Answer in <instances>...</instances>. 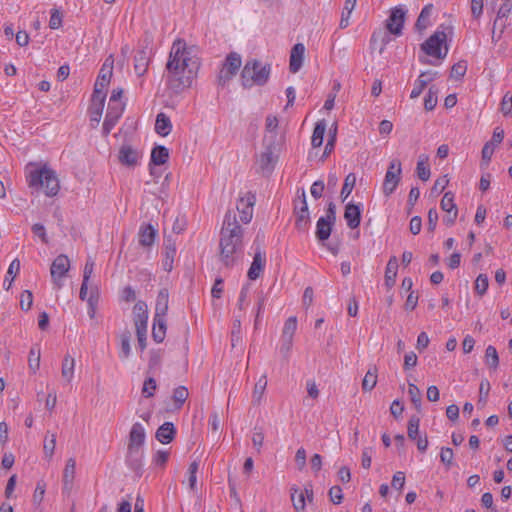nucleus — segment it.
Listing matches in <instances>:
<instances>
[{"mask_svg":"<svg viewBox=\"0 0 512 512\" xmlns=\"http://www.w3.org/2000/svg\"><path fill=\"white\" fill-rule=\"evenodd\" d=\"M199 67V58L193 47H188L184 40H175L166 63L168 88L175 94H180L190 88Z\"/></svg>","mask_w":512,"mask_h":512,"instance_id":"1","label":"nucleus"},{"mask_svg":"<svg viewBox=\"0 0 512 512\" xmlns=\"http://www.w3.org/2000/svg\"><path fill=\"white\" fill-rule=\"evenodd\" d=\"M243 229L236 215L228 211L224 217L220 233V260L226 267L234 266L242 252Z\"/></svg>","mask_w":512,"mask_h":512,"instance_id":"2","label":"nucleus"},{"mask_svg":"<svg viewBox=\"0 0 512 512\" xmlns=\"http://www.w3.org/2000/svg\"><path fill=\"white\" fill-rule=\"evenodd\" d=\"M27 181L30 187L44 188L45 194L49 197L57 195L60 189L56 173L46 165L30 170Z\"/></svg>","mask_w":512,"mask_h":512,"instance_id":"3","label":"nucleus"},{"mask_svg":"<svg viewBox=\"0 0 512 512\" xmlns=\"http://www.w3.org/2000/svg\"><path fill=\"white\" fill-rule=\"evenodd\" d=\"M269 74V66H261L256 60L248 61L241 73L242 84L244 87L264 85L269 78Z\"/></svg>","mask_w":512,"mask_h":512,"instance_id":"4","label":"nucleus"},{"mask_svg":"<svg viewBox=\"0 0 512 512\" xmlns=\"http://www.w3.org/2000/svg\"><path fill=\"white\" fill-rule=\"evenodd\" d=\"M242 65L241 56L236 52L229 53L219 71L217 82L221 87H225L229 81L237 74Z\"/></svg>","mask_w":512,"mask_h":512,"instance_id":"5","label":"nucleus"},{"mask_svg":"<svg viewBox=\"0 0 512 512\" xmlns=\"http://www.w3.org/2000/svg\"><path fill=\"white\" fill-rule=\"evenodd\" d=\"M402 167L401 162L398 159H393L390 162L388 170L385 174L383 182V193L386 196H390L397 188L401 180Z\"/></svg>","mask_w":512,"mask_h":512,"instance_id":"6","label":"nucleus"},{"mask_svg":"<svg viewBox=\"0 0 512 512\" xmlns=\"http://www.w3.org/2000/svg\"><path fill=\"white\" fill-rule=\"evenodd\" d=\"M446 39V33L444 31L437 30L421 45V48L429 56L444 58L447 54V49L444 54H442L441 46L446 42Z\"/></svg>","mask_w":512,"mask_h":512,"instance_id":"7","label":"nucleus"},{"mask_svg":"<svg viewBox=\"0 0 512 512\" xmlns=\"http://www.w3.org/2000/svg\"><path fill=\"white\" fill-rule=\"evenodd\" d=\"M112 76V62L108 63V59L103 64L99 76L96 80L94 91L92 95L93 101H105L106 94L105 88L108 85L110 78Z\"/></svg>","mask_w":512,"mask_h":512,"instance_id":"8","label":"nucleus"},{"mask_svg":"<svg viewBox=\"0 0 512 512\" xmlns=\"http://www.w3.org/2000/svg\"><path fill=\"white\" fill-rule=\"evenodd\" d=\"M70 268V260L69 258L61 254L57 256L54 261L52 262L50 273L52 277V281L57 287V289H60L63 285L62 278L66 275V273L69 271Z\"/></svg>","mask_w":512,"mask_h":512,"instance_id":"9","label":"nucleus"},{"mask_svg":"<svg viewBox=\"0 0 512 512\" xmlns=\"http://www.w3.org/2000/svg\"><path fill=\"white\" fill-rule=\"evenodd\" d=\"M265 145V151L260 154L256 164L263 175H269L274 169L277 157L274 155V143L267 142Z\"/></svg>","mask_w":512,"mask_h":512,"instance_id":"10","label":"nucleus"},{"mask_svg":"<svg viewBox=\"0 0 512 512\" xmlns=\"http://www.w3.org/2000/svg\"><path fill=\"white\" fill-rule=\"evenodd\" d=\"M253 246L255 248V253L247 273V276L250 280H256L260 276L266 263L265 253L261 250V245L259 243V235H257Z\"/></svg>","mask_w":512,"mask_h":512,"instance_id":"11","label":"nucleus"},{"mask_svg":"<svg viewBox=\"0 0 512 512\" xmlns=\"http://www.w3.org/2000/svg\"><path fill=\"white\" fill-rule=\"evenodd\" d=\"M254 204L255 196L250 192L239 198L236 208L240 214V220L244 224L252 220Z\"/></svg>","mask_w":512,"mask_h":512,"instance_id":"12","label":"nucleus"},{"mask_svg":"<svg viewBox=\"0 0 512 512\" xmlns=\"http://www.w3.org/2000/svg\"><path fill=\"white\" fill-rule=\"evenodd\" d=\"M406 11L402 7H395L392 9L389 18L386 21V28L394 35L402 33L403 24L405 21Z\"/></svg>","mask_w":512,"mask_h":512,"instance_id":"13","label":"nucleus"},{"mask_svg":"<svg viewBox=\"0 0 512 512\" xmlns=\"http://www.w3.org/2000/svg\"><path fill=\"white\" fill-rule=\"evenodd\" d=\"M124 111V104L108 105L107 113L103 123V134L108 135L114 128L122 113Z\"/></svg>","mask_w":512,"mask_h":512,"instance_id":"14","label":"nucleus"},{"mask_svg":"<svg viewBox=\"0 0 512 512\" xmlns=\"http://www.w3.org/2000/svg\"><path fill=\"white\" fill-rule=\"evenodd\" d=\"M141 156L140 151L134 149L129 144H123L119 149L118 160L122 165L134 167L138 164V160Z\"/></svg>","mask_w":512,"mask_h":512,"instance_id":"15","label":"nucleus"},{"mask_svg":"<svg viewBox=\"0 0 512 512\" xmlns=\"http://www.w3.org/2000/svg\"><path fill=\"white\" fill-rule=\"evenodd\" d=\"M295 210H296V227H297V229L304 231L307 229L309 221H310L305 191H302V196L300 199V206H296Z\"/></svg>","mask_w":512,"mask_h":512,"instance_id":"16","label":"nucleus"},{"mask_svg":"<svg viewBox=\"0 0 512 512\" xmlns=\"http://www.w3.org/2000/svg\"><path fill=\"white\" fill-rule=\"evenodd\" d=\"M504 138V131L500 128H495L492 139L488 141L482 149V159L488 163L494 153L495 147L499 145Z\"/></svg>","mask_w":512,"mask_h":512,"instance_id":"17","label":"nucleus"},{"mask_svg":"<svg viewBox=\"0 0 512 512\" xmlns=\"http://www.w3.org/2000/svg\"><path fill=\"white\" fill-rule=\"evenodd\" d=\"M305 46L302 43L295 44L290 53L289 69L292 73H297L303 64Z\"/></svg>","mask_w":512,"mask_h":512,"instance_id":"18","label":"nucleus"},{"mask_svg":"<svg viewBox=\"0 0 512 512\" xmlns=\"http://www.w3.org/2000/svg\"><path fill=\"white\" fill-rule=\"evenodd\" d=\"M150 62L149 52L145 49H139L134 56V70L138 76H143L148 69Z\"/></svg>","mask_w":512,"mask_h":512,"instance_id":"19","label":"nucleus"},{"mask_svg":"<svg viewBox=\"0 0 512 512\" xmlns=\"http://www.w3.org/2000/svg\"><path fill=\"white\" fill-rule=\"evenodd\" d=\"M344 218L349 228H357L361 222V209L359 205L348 203L345 207Z\"/></svg>","mask_w":512,"mask_h":512,"instance_id":"20","label":"nucleus"},{"mask_svg":"<svg viewBox=\"0 0 512 512\" xmlns=\"http://www.w3.org/2000/svg\"><path fill=\"white\" fill-rule=\"evenodd\" d=\"M145 437L146 433L143 425L139 422L134 423L129 433L128 446L142 448L145 442Z\"/></svg>","mask_w":512,"mask_h":512,"instance_id":"21","label":"nucleus"},{"mask_svg":"<svg viewBox=\"0 0 512 512\" xmlns=\"http://www.w3.org/2000/svg\"><path fill=\"white\" fill-rule=\"evenodd\" d=\"M142 459V448L128 446L126 461L131 469H133L135 472H139L142 467Z\"/></svg>","mask_w":512,"mask_h":512,"instance_id":"22","label":"nucleus"},{"mask_svg":"<svg viewBox=\"0 0 512 512\" xmlns=\"http://www.w3.org/2000/svg\"><path fill=\"white\" fill-rule=\"evenodd\" d=\"M169 294L166 289H161L157 295L154 317L165 318L168 311Z\"/></svg>","mask_w":512,"mask_h":512,"instance_id":"23","label":"nucleus"},{"mask_svg":"<svg viewBox=\"0 0 512 512\" xmlns=\"http://www.w3.org/2000/svg\"><path fill=\"white\" fill-rule=\"evenodd\" d=\"M175 435V428L173 423L171 422H165L163 425H161L157 431H156V439L163 443L168 444L170 443Z\"/></svg>","mask_w":512,"mask_h":512,"instance_id":"24","label":"nucleus"},{"mask_svg":"<svg viewBox=\"0 0 512 512\" xmlns=\"http://www.w3.org/2000/svg\"><path fill=\"white\" fill-rule=\"evenodd\" d=\"M267 376L262 375L259 380L255 383L252 391V403L253 405H260L264 399L265 391L267 388Z\"/></svg>","mask_w":512,"mask_h":512,"instance_id":"25","label":"nucleus"},{"mask_svg":"<svg viewBox=\"0 0 512 512\" xmlns=\"http://www.w3.org/2000/svg\"><path fill=\"white\" fill-rule=\"evenodd\" d=\"M166 319L160 317L153 318L152 337L157 343L163 342L166 336Z\"/></svg>","mask_w":512,"mask_h":512,"instance_id":"26","label":"nucleus"},{"mask_svg":"<svg viewBox=\"0 0 512 512\" xmlns=\"http://www.w3.org/2000/svg\"><path fill=\"white\" fill-rule=\"evenodd\" d=\"M277 128H278V119L274 115H268L266 117L265 130L266 134L264 136V143L272 142L275 143V139L277 137Z\"/></svg>","mask_w":512,"mask_h":512,"instance_id":"27","label":"nucleus"},{"mask_svg":"<svg viewBox=\"0 0 512 512\" xmlns=\"http://www.w3.org/2000/svg\"><path fill=\"white\" fill-rule=\"evenodd\" d=\"M333 222L327 220L326 218H319L316 224V237L319 241L327 240L332 231Z\"/></svg>","mask_w":512,"mask_h":512,"instance_id":"28","label":"nucleus"},{"mask_svg":"<svg viewBox=\"0 0 512 512\" xmlns=\"http://www.w3.org/2000/svg\"><path fill=\"white\" fill-rule=\"evenodd\" d=\"M156 230L150 224L143 225L139 231V243L142 246H151L155 240Z\"/></svg>","mask_w":512,"mask_h":512,"instance_id":"29","label":"nucleus"},{"mask_svg":"<svg viewBox=\"0 0 512 512\" xmlns=\"http://www.w3.org/2000/svg\"><path fill=\"white\" fill-rule=\"evenodd\" d=\"M398 270V260L395 256H392L386 266L385 271V284L387 287H392L395 284Z\"/></svg>","mask_w":512,"mask_h":512,"instance_id":"30","label":"nucleus"},{"mask_svg":"<svg viewBox=\"0 0 512 512\" xmlns=\"http://www.w3.org/2000/svg\"><path fill=\"white\" fill-rule=\"evenodd\" d=\"M76 461L74 458H69L63 471V486L64 489H70L75 477Z\"/></svg>","mask_w":512,"mask_h":512,"instance_id":"31","label":"nucleus"},{"mask_svg":"<svg viewBox=\"0 0 512 512\" xmlns=\"http://www.w3.org/2000/svg\"><path fill=\"white\" fill-rule=\"evenodd\" d=\"M131 332L129 330H125L120 334V353L119 357L123 360H126L131 355Z\"/></svg>","mask_w":512,"mask_h":512,"instance_id":"32","label":"nucleus"},{"mask_svg":"<svg viewBox=\"0 0 512 512\" xmlns=\"http://www.w3.org/2000/svg\"><path fill=\"white\" fill-rule=\"evenodd\" d=\"M428 161L429 157L425 154H421L417 161L416 173L419 179L422 181H427L431 175Z\"/></svg>","mask_w":512,"mask_h":512,"instance_id":"33","label":"nucleus"},{"mask_svg":"<svg viewBox=\"0 0 512 512\" xmlns=\"http://www.w3.org/2000/svg\"><path fill=\"white\" fill-rule=\"evenodd\" d=\"M171 121L164 113H159L156 117L155 131L161 136H167L171 132Z\"/></svg>","mask_w":512,"mask_h":512,"instance_id":"34","label":"nucleus"},{"mask_svg":"<svg viewBox=\"0 0 512 512\" xmlns=\"http://www.w3.org/2000/svg\"><path fill=\"white\" fill-rule=\"evenodd\" d=\"M169 158V151L164 146H156L151 152L150 164L163 165Z\"/></svg>","mask_w":512,"mask_h":512,"instance_id":"35","label":"nucleus"},{"mask_svg":"<svg viewBox=\"0 0 512 512\" xmlns=\"http://www.w3.org/2000/svg\"><path fill=\"white\" fill-rule=\"evenodd\" d=\"M75 360L70 355H65L62 362L61 375L70 383L74 377Z\"/></svg>","mask_w":512,"mask_h":512,"instance_id":"36","label":"nucleus"},{"mask_svg":"<svg viewBox=\"0 0 512 512\" xmlns=\"http://www.w3.org/2000/svg\"><path fill=\"white\" fill-rule=\"evenodd\" d=\"M325 130H326L325 120L318 121L314 127L312 138H311V144L313 147H320L322 145Z\"/></svg>","mask_w":512,"mask_h":512,"instance_id":"37","label":"nucleus"},{"mask_svg":"<svg viewBox=\"0 0 512 512\" xmlns=\"http://www.w3.org/2000/svg\"><path fill=\"white\" fill-rule=\"evenodd\" d=\"M20 271V261L18 259H14L8 268L7 276L4 279L3 286L6 290H9L14 277L19 273Z\"/></svg>","mask_w":512,"mask_h":512,"instance_id":"38","label":"nucleus"},{"mask_svg":"<svg viewBox=\"0 0 512 512\" xmlns=\"http://www.w3.org/2000/svg\"><path fill=\"white\" fill-rule=\"evenodd\" d=\"M431 12H432V4H428L422 9V11L420 12V15L418 16L416 24H415V27L417 30L422 31L429 26V18H430Z\"/></svg>","mask_w":512,"mask_h":512,"instance_id":"39","label":"nucleus"},{"mask_svg":"<svg viewBox=\"0 0 512 512\" xmlns=\"http://www.w3.org/2000/svg\"><path fill=\"white\" fill-rule=\"evenodd\" d=\"M291 501L294 509L299 511H304L305 509V497L304 492L299 490L296 487L291 488Z\"/></svg>","mask_w":512,"mask_h":512,"instance_id":"40","label":"nucleus"},{"mask_svg":"<svg viewBox=\"0 0 512 512\" xmlns=\"http://www.w3.org/2000/svg\"><path fill=\"white\" fill-rule=\"evenodd\" d=\"M175 255H176V246L171 241H168L165 244V259L163 262V267L166 271L172 270V265H173Z\"/></svg>","mask_w":512,"mask_h":512,"instance_id":"41","label":"nucleus"},{"mask_svg":"<svg viewBox=\"0 0 512 512\" xmlns=\"http://www.w3.org/2000/svg\"><path fill=\"white\" fill-rule=\"evenodd\" d=\"M377 384V368L371 367L362 381V389L365 391H371Z\"/></svg>","mask_w":512,"mask_h":512,"instance_id":"42","label":"nucleus"},{"mask_svg":"<svg viewBox=\"0 0 512 512\" xmlns=\"http://www.w3.org/2000/svg\"><path fill=\"white\" fill-rule=\"evenodd\" d=\"M56 447V434L47 433L44 439L43 452L46 458L49 460L53 457Z\"/></svg>","mask_w":512,"mask_h":512,"instance_id":"43","label":"nucleus"},{"mask_svg":"<svg viewBox=\"0 0 512 512\" xmlns=\"http://www.w3.org/2000/svg\"><path fill=\"white\" fill-rule=\"evenodd\" d=\"M437 94L438 89L435 86H431L424 98V107L427 111H431L436 107L438 102Z\"/></svg>","mask_w":512,"mask_h":512,"instance_id":"44","label":"nucleus"},{"mask_svg":"<svg viewBox=\"0 0 512 512\" xmlns=\"http://www.w3.org/2000/svg\"><path fill=\"white\" fill-rule=\"evenodd\" d=\"M189 396L188 389L185 386H178L173 391V401L176 408H180Z\"/></svg>","mask_w":512,"mask_h":512,"instance_id":"45","label":"nucleus"},{"mask_svg":"<svg viewBox=\"0 0 512 512\" xmlns=\"http://www.w3.org/2000/svg\"><path fill=\"white\" fill-rule=\"evenodd\" d=\"M103 107H104V101L103 100H100V101H93L92 100V104L90 106V120H91V122H94L96 124H98L100 122L101 116H102Z\"/></svg>","mask_w":512,"mask_h":512,"instance_id":"46","label":"nucleus"},{"mask_svg":"<svg viewBox=\"0 0 512 512\" xmlns=\"http://www.w3.org/2000/svg\"><path fill=\"white\" fill-rule=\"evenodd\" d=\"M486 364L491 368L496 369L499 365V357L497 350L494 346L489 345L485 351Z\"/></svg>","mask_w":512,"mask_h":512,"instance_id":"47","label":"nucleus"},{"mask_svg":"<svg viewBox=\"0 0 512 512\" xmlns=\"http://www.w3.org/2000/svg\"><path fill=\"white\" fill-rule=\"evenodd\" d=\"M408 394H409L410 400L413 403V405L415 406V408L419 410L421 407V403H422V395H421V391L419 390V388L415 384L409 383Z\"/></svg>","mask_w":512,"mask_h":512,"instance_id":"48","label":"nucleus"},{"mask_svg":"<svg viewBox=\"0 0 512 512\" xmlns=\"http://www.w3.org/2000/svg\"><path fill=\"white\" fill-rule=\"evenodd\" d=\"M356 183V176L353 173H350L346 176L344 185L341 190V196L343 198V201L346 200V198L351 194L354 186Z\"/></svg>","mask_w":512,"mask_h":512,"instance_id":"49","label":"nucleus"},{"mask_svg":"<svg viewBox=\"0 0 512 512\" xmlns=\"http://www.w3.org/2000/svg\"><path fill=\"white\" fill-rule=\"evenodd\" d=\"M297 329V319L296 317L292 316V317H289L285 324H284V328H283V331H282V338H293L294 336V333Z\"/></svg>","mask_w":512,"mask_h":512,"instance_id":"50","label":"nucleus"},{"mask_svg":"<svg viewBox=\"0 0 512 512\" xmlns=\"http://www.w3.org/2000/svg\"><path fill=\"white\" fill-rule=\"evenodd\" d=\"M420 419L417 416H412L408 421L407 434L411 440H416L419 436Z\"/></svg>","mask_w":512,"mask_h":512,"instance_id":"51","label":"nucleus"},{"mask_svg":"<svg viewBox=\"0 0 512 512\" xmlns=\"http://www.w3.org/2000/svg\"><path fill=\"white\" fill-rule=\"evenodd\" d=\"M440 206L443 211H446L449 214L457 210L456 205L454 203V196L451 192H446L444 194Z\"/></svg>","mask_w":512,"mask_h":512,"instance_id":"52","label":"nucleus"},{"mask_svg":"<svg viewBox=\"0 0 512 512\" xmlns=\"http://www.w3.org/2000/svg\"><path fill=\"white\" fill-rule=\"evenodd\" d=\"M512 10V4L510 2L503 3L497 13V18L494 21V27L500 24L502 28L505 26V24L500 23L503 18H507Z\"/></svg>","mask_w":512,"mask_h":512,"instance_id":"53","label":"nucleus"},{"mask_svg":"<svg viewBox=\"0 0 512 512\" xmlns=\"http://www.w3.org/2000/svg\"><path fill=\"white\" fill-rule=\"evenodd\" d=\"M489 281L485 274H480L475 281V291L479 296H483L488 289Z\"/></svg>","mask_w":512,"mask_h":512,"instance_id":"54","label":"nucleus"},{"mask_svg":"<svg viewBox=\"0 0 512 512\" xmlns=\"http://www.w3.org/2000/svg\"><path fill=\"white\" fill-rule=\"evenodd\" d=\"M28 365L32 373H36V371L40 367V351L32 348L29 352Z\"/></svg>","mask_w":512,"mask_h":512,"instance_id":"55","label":"nucleus"},{"mask_svg":"<svg viewBox=\"0 0 512 512\" xmlns=\"http://www.w3.org/2000/svg\"><path fill=\"white\" fill-rule=\"evenodd\" d=\"M45 488H46V484L43 481H39L36 485V488H35V491L33 494V503L37 508L40 507V504L44 499Z\"/></svg>","mask_w":512,"mask_h":512,"instance_id":"56","label":"nucleus"},{"mask_svg":"<svg viewBox=\"0 0 512 512\" xmlns=\"http://www.w3.org/2000/svg\"><path fill=\"white\" fill-rule=\"evenodd\" d=\"M500 111L504 116H508L512 112V93L506 92L500 103Z\"/></svg>","mask_w":512,"mask_h":512,"instance_id":"57","label":"nucleus"},{"mask_svg":"<svg viewBox=\"0 0 512 512\" xmlns=\"http://www.w3.org/2000/svg\"><path fill=\"white\" fill-rule=\"evenodd\" d=\"M199 469V464L198 462L196 461H193L189 468H188V474H189V477H188V484H189V488L194 491L195 488H196V481H197V471Z\"/></svg>","mask_w":512,"mask_h":512,"instance_id":"58","label":"nucleus"},{"mask_svg":"<svg viewBox=\"0 0 512 512\" xmlns=\"http://www.w3.org/2000/svg\"><path fill=\"white\" fill-rule=\"evenodd\" d=\"M156 381L154 378L150 377L144 381L143 388H142V394L146 398H150L154 395V392L156 390Z\"/></svg>","mask_w":512,"mask_h":512,"instance_id":"59","label":"nucleus"},{"mask_svg":"<svg viewBox=\"0 0 512 512\" xmlns=\"http://www.w3.org/2000/svg\"><path fill=\"white\" fill-rule=\"evenodd\" d=\"M454 453L453 450L449 447H443L440 452V460L443 464H445L448 468L453 464Z\"/></svg>","mask_w":512,"mask_h":512,"instance_id":"60","label":"nucleus"},{"mask_svg":"<svg viewBox=\"0 0 512 512\" xmlns=\"http://www.w3.org/2000/svg\"><path fill=\"white\" fill-rule=\"evenodd\" d=\"M467 70V64L465 61H460L452 66L451 76L457 79L463 77Z\"/></svg>","mask_w":512,"mask_h":512,"instance_id":"61","label":"nucleus"},{"mask_svg":"<svg viewBox=\"0 0 512 512\" xmlns=\"http://www.w3.org/2000/svg\"><path fill=\"white\" fill-rule=\"evenodd\" d=\"M62 25V14L58 9H53L51 11V16L49 20V27L51 29H58Z\"/></svg>","mask_w":512,"mask_h":512,"instance_id":"62","label":"nucleus"},{"mask_svg":"<svg viewBox=\"0 0 512 512\" xmlns=\"http://www.w3.org/2000/svg\"><path fill=\"white\" fill-rule=\"evenodd\" d=\"M31 229L33 234L39 237L43 243L47 244L49 242L44 225L35 223Z\"/></svg>","mask_w":512,"mask_h":512,"instance_id":"63","label":"nucleus"},{"mask_svg":"<svg viewBox=\"0 0 512 512\" xmlns=\"http://www.w3.org/2000/svg\"><path fill=\"white\" fill-rule=\"evenodd\" d=\"M32 303H33L32 293L28 290H25L21 294V299H20L21 309L26 310V311L29 310L32 306Z\"/></svg>","mask_w":512,"mask_h":512,"instance_id":"64","label":"nucleus"}]
</instances>
